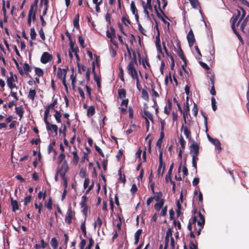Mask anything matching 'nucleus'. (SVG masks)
<instances>
[{
	"mask_svg": "<svg viewBox=\"0 0 249 249\" xmlns=\"http://www.w3.org/2000/svg\"><path fill=\"white\" fill-rule=\"evenodd\" d=\"M198 217L199 219H197L196 223L198 227V230L197 231V235H199L201 233V231L204 227V225L205 222V216L201 213L200 212H198Z\"/></svg>",
	"mask_w": 249,
	"mask_h": 249,
	"instance_id": "1",
	"label": "nucleus"
},
{
	"mask_svg": "<svg viewBox=\"0 0 249 249\" xmlns=\"http://www.w3.org/2000/svg\"><path fill=\"white\" fill-rule=\"evenodd\" d=\"M69 170V167L68 162L66 160H64L61 166L57 168V171L58 173H59L60 177H66V174Z\"/></svg>",
	"mask_w": 249,
	"mask_h": 249,
	"instance_id": "2",
	"label": "nucleus"
},
{
	"mask_svg": "<svg viewBox=\"0 0 249 249\" xmlns=\"http://www.w3.org/2000/svg\"><path fill=\"white\" fill-rule=\"evenodd\" d=\"M136 65L132 62H129L126 68L128 73L132 78H137L138 76L137 71L135 67Z\"/></svg>",
	"mask_w": 249,
	"mask_h": 249,
	"instance_id": "3",
	"label": "nucleus"
},
{
	"mask_svg": "<svg viewBox=\"0 0 249 249\" xmlns=\"http://www.w3.org/2000/svg\"><path fill=\"white\" fill-rule=\"evenodd\" d=\"M75 212L72 211L71 207H69L67 212V215L65 218V221L68 224L71 223V220L74 217Z\"/></svg>",
	"mask_w": 249,
	"mask_h": 249,
	"instance_id": "4",
	"label": "nucleus"
},
{
	"mask_svg": "<svg viewBox=\"0 0 249 249\" xmlns=\"http://www.w3.org/2000/svg\"><path fill=\"white\" fill-rule=\"evenodd\" d=\"M68 70L69 68L68 66H66L65 69H61L60 68H58L57 72V77L59 79H62V80H63V78H64L65 79Z\"/></svg>",
	"mask_w": 249,
	"mask_h": 249,
	"instance_id": "5",
	"label": "nucleus"
},
{
	"mask_svg": "<svg viewBox=\"0 0 249 249\" xmlns=\"http://www.w3.org/2000/svg\"><path fill=\"white\" fill-rule=\"evenodd\" d=\"M53 59V56L48 52H44L40 58V61L43 64H46Z\"/></svg>",
	"mask_w": 249,
	"mask_h": 249,
	"instance_id": "6",
	"label": "nucleus"
},
{
	"mask_svg": "<svg viewBox=\"0 0 249 249\" xmlns=\"http://www.w3.org/2000/svg\"><path fill=\"white\" fill-rule=\"evenodd\" d=\"M92 71L94 74V79L95 81L96 82L97 86L98 89L101 88V78L99 76H97L96 73L95 72V64L94 62H92Z\"/></svg>",
	"mask_w": 249,
	"mask_h": 249,
	"instance_id": "7",
	"label": "nucleus"
},
{
	"mask_svg": "<svg viewBox=\"0 0 249 249\" xmlns=\"http://www.w3.org/2000/svg\"><path fill=\"white\" fill-rule=\"evenodd\" d=\"M10 76L7 78V83L8 87L11 89H12L14 88H16V85L14 83V78L13 76V74L12 72H10Z\"/></svg>",
	"mask_w": 249,
	"mask_h": 249,
	"instance_id": "8",
	"label": "nucleus"
},
{
	"mask_svg": "<svg viewBox=\"0 0 249 249\" xmlns=\"http://www.w3.org/2000/svg\"><path fill=\"white\" fill-rule=\"evenodd\" d=\"M187 39L190 47L192 46L195 42V38L192 30H190L187 35Z\"/></svg>",
	"mask_w": 249,
	"mask_h": 249,
	"instance_id": "9",
	"label": "nucleus"
},
{
	"mask_svg": "<svg viewBox=\"0 0 249 249\" xmlns=\"http://www.w3.org/2000/svg\"><path fill=\"white\" fill-rule=\"evenodd\" d=\"M199 148L198 143L197 142H193V143L190 145V154H199Z\"/></svg>",
	"mask_w": 249,
	"mask_h": 249,
	"instance_id": "10",
	"label": "nucleus"
},
{
	"mask_svg": "<svg viewBox=\"0 0 249 249\" xmlns=\"http://www.w3.org/2000/svg\"><path fill=\"white\" fill-rule=\"evenodd\" d=\"M197 221V216L196 215H194L192 219L190 220L188 224H192V229H193V231H194L196 233H197V231L198 230V227L197 228L196 226V223Z\"/></svg>",
	"mask_w": 249,
	"mask_h": 249,
	"instance_id": "11",
	"label": "nucleus"
},
{
	"mask_svg": "<svg viewBox=\"0 0 249 249\" xmlns=\"http://www.w3.org/2000/svg\"><path fill=\"white\" fill-rule=\"evenodd\" d=\"M46 128L47 130L50 131L52 133H55V135L57 134L58 127L56 124H53L50 123L46 126Z\"/></svg>",
	"mask_w": 249,
	"mask_h": 249,
	"instance_id": "12",
	"label": "nucleus"
},
{
	"mask_svg": "<svg viewBox=\"0 0 249 249\" xmlns=\"http://www.w3.org/2000/svg\"><path fill=\"white\" fill-rule=\"evenodd\" d=\"M142 116L145 120H146V119L148 120L149 119L151 121L153 122L152 114L146 109H144L143 113L142 114Z\"/></svg>",
	"mask_w": 249,
	"mask_h": 249,
	"instance_id": "13",
	"label": "nucleus"
},
{
	"mask_svg": "<svg viewBox=\"0 0 249 249\" xmlns=\"http://www.w3.org/2000/svg\"><path fill=\"white\" fill-rule=\"evenodd\" d=\"M74 150L72 151V154L73 155L72 162L74 165H77L79 162V158L78 156L77 149L75 146H74Z\"/></svg>",
	"mask_w": 249,
	"mask_h": 249,
	"instance_id": "14",
	"label": "nucleus"
},
{
	"mask_svg": "<svg viewBox=\"0 0 249 249\" xmlns=\"http://www.w3.org/2000/svg\"><path fill=\"white\" fill-rule=\"evenodd\" d=\"M110 30L111 32L107 30V37L110 39L115 37V30L113 27H110Z\"/></svg>",
	"mask_w": 249,
	"mask_h": 249,
	"instance_id": "15",
	"label": "nucleus"
},
{
	"mask_svg": "<svg viewBox=\"0 0 249 249\" xmlns=\"http://www.w3.org/2000/svg\"><path fill=\"white\" fill-rule=\"evenodd\" d=\"M121 20L122 23L126 26H129L131 23L127 14L122 17Z\"/></svg>",
	"mask_w": 249,
	"mask_h": 249,
	"instance_id": "16",
	"label": "nucleus"
},
{
	"mask_svg": "<svg viewBox=\"0 0 249 249\" xmlns=\"http://www.w3.org/2000/svg\"><path fill=\"white\" fill-rule=\"evenodd\" d=\"M41 244H36L34 246L35 249H45L48 246V244L46 243L43 239L40 240Z\"/></svg>",
	"mask_w": 249,
	"mask_h": 249,
	"instance_id": "17",
	"label": "nucleus"
},
{
	"mask_svg": "<svg viewBox=\"0 0 249 249\" xmlns=\"http://www.w3.org/2000/svg\"><path fill=\"white\" fill-rule=\"evenodd\" d=\"M157 202L154 205V208L157 212H159L163 206L164 200L163 199H161L160 201Z\"/></svg>",
	"mask_w": 249,
	"mask_h": 249,
	"instance_id": "18",
	"label": "nucleus"
},
{
	"mask_svg": "<svg viewBox=\"0 0 249 249\" xmlns=\"http://www.w3.org/2000/svg\"><path fill=\"white\" fill-rule=\"evenodd\" d=\"M70 50L71 52H73L74 53H78L79 49L77 46H75V42L71 41L70 42Z\"/></svg>",
	"mask_w": 249,
	"mask_h": 249,
	"instance_id": "19",
	"label": "nucleus"
},
{
	"mask_svg": "<svg viewBox=\"0 0 249 249\" xmlns=\"http://www.w3.org/2000/svg\"><path fill=\"white\" fill-rule=\"evenodd\" d=\"M10 198L11 200L12 210L13 212H16V211L19 209L18 201L16 200H14L12 197H10Z\"/></svg>",
	"mask_w": 249,
	"mask_h": 249,
	"instance_id": "20",
	"label": "nucleus"
},
{
	"mask_svg": "<svg viewBox=\"0 0 249 249\" xmlns=\"http://www.w3.org/2000/svg\"><path fill=\"white\" fill-rule=\"evenodd\" d=\"M154 8H155V12H156V15L157 16V17L161 19V20H162V21L165 23V24H167V26L168 27L170 25V23L169 22H167L165 19L161 15V14L158 12V9H157V5H155L154 6Z\"/></svg>",
	"mask_w": 249,
	"mask_h": 249,
	"instance_id": "21",
	"label": "nucleus"
},
{
	"mask_svg": "<svg viewBox=\"0 0 249 249\" xmlns=\"http://www.w3.org/2000/svg\"><path fill=\"white\" fill-rule=\"evenodd\" d=\"M142 231V229H139L135 233L134 244L137 245L139 242L140 237Z\"/></svg>",
	"mask_w": 249,
	"mask_h": 249,
	"instance_id": "22",
	"label": "nucleus"
},
{
	"mask_svg": "<svg viewBox=\"0 0 249 249\" xmlns=\"http://www.w3.org/2000/svg\"><path fill=\"white\" fill-rule=\"evenodd\" d=\"M95 113V107L93 106H90L87 110V116L88 117H92Z\"/></svg>",
	"mask_w": 249,
	"mask_h": 249,
	"instance_id": "23",
	"label": "nucleus"
},
{
	"mask_svg": "<svg viewBox=\"0 0 249 249\" xmlns=\"http://www.w3.org/2000/svg\"><path fill=\"white\" fill-rule=\"evenodd\" d=\"M15 110L17 114H18L20 118H22L23 117V113L24 112L22 107L21 106L18 107H16Z\"/></svg>",
	"mask_w": 249,
	"mask_h": 249,
	"instance_id": "24",
	"label": "nucleus"
},
{
	"mask_svg": "<svg viewBox=\"0 0 249 249\" xmlns=\"http://www.w3.org/2000/svg\"><path fill=\"white\" fill-rule=\"evenodd\" d=\"M183 129V132L184 135H185L187 139H189L190 138V135H191V132L188 129L187 126H184V124H182L181 127V130Z\"/></svg>",
	"mask_w": 249,
	"mask_h": 249,
	"instance_id": "25",
	"label": "nucleus"
},
{
	"mask_svg": "<svg viewBox=\"0 0 249 249\" xmlns=\"http://www.w3.org/2000/svg\"><path fill=\"white\" fill-rule=\"evenodd\" d=\"M240 16V12L239 11H237V14L236 15H233L231 18V27H233V25H235L236 21L238 19L239 17Z\"/></svg>",
	"mask_w": 249,
	"mask_h": 249,
	"instance_id": "26",
	"label": "nucleus"
},
{
	"mask_svg": "<svg viewBox=\"0 0 249 249\" xmlns=\"http://www.w3.org/2000/svg\"><path fill=\"white\" fill-rule=\"evenodd\" d=\"M35 6L34 5H31L30 6V8L29 11L28 16H32V18L33 20H34L36 19V10L34 11V9Z\"/></svg>",
	"mask_w": 249,
	"mask_h": 249,
	"instance_id": "27",
	"label": "nucleus"
},
{
	"mask_svg": "<svg viewBox=\"0 0 249 249\" xmlns=\"http://www.w3.org/2000/svg\"><path fill=\"white\" fill-rule=\"evenodd\" d=\"M55 114H54V117L56 120V121L57 123H61V113L57 110H54Z\"/></svg>",
	"mask_w": 249,
	"mask_h": 249,
	"instance_id": "28",
	"label": "nucleus"
},
{
	"mask_svg": "<svg viewBox=\"0 0 249 249\" xmlns=\"http://www.w3.org/2000/svg\"><path fill=\"white\" fill-rule=\"evenodd\" d=\"M36 95V91L35 89H30L28 95V98L30 99H31L32 101H33L35 100V98Z\"/></svg>",
	"mask_w": 249,
	"mask_h": 249,
	"instance_id": "29",
	"label": "nucleus"
},
{
	"mask_svg": "<svg viewBox=\"0 0 249 249\" xmlns=\"http://www.w3.org/2000/svg\"><path fill=\"white\" fill-rule=\"evenodd\" d=\"M193 8L198 9L200 8L198 0H189Z\"/></svg>",
	"mask_w": 249,
	"mask_h": 249,
	"instance_id": "30",
	"label": "nucleus"
},
{
	"mask_svg": "<svg viewBox=\"0 0 249 249\" xmlns=\"http://www.w3.org/2000/svg\"><path fill=\"white\" fill-rule=\"evenodd\" d=\"M213 144L215 145V146L217 148V149L219 151L221 150V147L220 142L217 139H214L213 141L211 142Z\"/></svg>",
	"mask_w": 249,
	"mask_h": 249,
	"instance_id": "31",
	"label": "nucleus"
},
{
	"mask_svg": "<svg viewBox=\"0 0 249 249\" xmlns=\"http://www.w3.org/2000/svg\"><path fill=\"white\" fill-rule=\"evenodd\" d=\"M50 244L53 249H57L58 243L56 238L55 237L52 238L50 242Z\"/></svg>",
	"mask_w": 249,
	"mask_h": 249,
	"instance_id": "32",
	"label": "nucleus"
},
{
	"mask_svg": "<svg viewBox=\"0 0 249 249\" xmlns=\"http://www.w3.org/2000/svg\"><path fill=\"white\" fill-rule=\"evenodd\" d=\"M142 98L145 101H149V95L148 92L145 89H142Z\"/></svg>",
	"mask_w": 249,
	"mask_h": 249,
	"instance_id": "33",
	"label": "nucleus"
},
{
	"mask_svg": "<svg viewBox=\"0 0 249 249\" xmlns=\"http://www.w3.org/2000/svg\"><path fill=\"white\" fill-rule=\"evenodd\" d=\"M79 17H80L79 14L78 13H77L76 15V16L73 20V26L76 28L79 27Z\"/></svg>",
	"mask_w": 249,
	"mask_h": 249,
	"instance_id": "34",
	"label": "nucleus"
},
{
	"mask_svg": "<svg viewBox=\"0 0 249 249\" xmlns=\"http://www.w3.org/2000/svg\"><path fill=\"white\" fill-rule=\"evenodd\" d=\"M118 96L120 98H124L126 97V90L124 89H121L118 90Z\"/></svg>",
	"mask_w": 249,
	"mask_h": 249,
	"instance_id": "35",
	"label": "nucleus"
},
{
	"mask_svg": "<svg viewBox=\"0 0 249 249\" xmlns=\"http://www.w3.org/2000/svg\"><path fill=\"white\" fill-rule=\"evenodd\" d=\"M155 195L153 196V197L156 201H160L161 199H162V193L161 192H159L156 193H155Z\"/></svg>",
	"mask_w": 249,
	"mask_h": 249,
	"instance_id": "36",
	"label": "nucleus"
},
{
	"mask_svg": "<svg viewBox=\"0 0 249 249\" xmlns=\"http://www.w3.org/2000/svg\"><path fill=\"white\" fill-rule=\"evenodd\" d=\"M130 9L133 14L138 13L137 9L135 6V4L134 1H131L130 3Z\"/></svg>",
	"mask_w": 249,
	"mask_h": 249,
	"instance_id": "37",
	"label": "nucleus"
},
{
	"mask_svg": "<svg viewBox=\"0 0 249 249\" xmlns=\"http://www.w3.org/2000/svg\"><path fill=\"white\" fill-rule=\"evenodd\" d=\"M35 71L36 74V75H37V76H38V77L43 76V75L44 74V72H43V70L41 68L36 67V68H35Z\"/></svg>",
	"mask_w": 249,
	"mask_h": 249,
	"instance_id": "38",
	"label": "nucleus"
},
{
	"mask_svg": "<svg viewBox=\"0 0 249 249\" xmlns=\"http://www.w3.org/2000/svg\"><path fill=\"white\" fill-rule=\"evenodd\" d=\"M102 220L100 218V216H98L97 218L96 221H95V222L94 223V228H95L96 226H98V230H99L102 225Z\"/></svg>",
	"mask_w": 249,
	"mask_h": 249,
	"instance_id": "39",
	"label": "nucleus"
},
{
	"mask_svg": "<svg viewBox=\"0 0 249 249\" xmlns=\"http://www.w3.org/2000/svg\"><path fill=\"white\" fill-rule=\"evenodd\" d=\"M23 69L25 73L27 75L28 74V72L31 71V68L29 65V64L27 63H25L23 65Z\"/></svg>",
	"mask_w": 249,
	"mask_h": 249,
	"instance_id": "40",
	"label": "nucleus"
},
{
	"mask_svg": "<svg viewBox=\"0 0 249 249\" xmlns=\"http://www.w3.org/2000/svg\"><path fill=\"white\" fill-rule=\"evenodd\" d=\"M146 4L144 2V1H142V7H143V5L146 6V7H147V8H148L150 10H152V6L151 4V0H146Z\"/></svg>",
	"mask_w": 249,
	"mask_h": 249,
	"instance_id": "41",
	"label": "nucleus"
},
{
	"mask_svg": "<svg viewBox=\"0 0 249 249\" xmlns=\"http://www.w3.org/2000/svg\"><path fill=\"white\" fill-rule=\"evenodd\" d=\"M78 67V72L80 73H81L82 72L86 71V68L83 65H81L79 63L77 64Z\"/></svg>",
	"mask_w": 249,
	"mask_h": 249,
	"instance_id": "42",
	"label": "nucleus"
},
{
	"mask_svg": "<svg viewBox=\"0 0 249 249\" xmlns=\"http://www.w3.org/2000/svg\"><path fill=\"white\" fill-rule=\"evenodd\" d=\"M163 166V169H162V171L161 172V176H162L164 172V170H165V165H164V164H161L160 165V163H159V167H158V174L159 175V176H160V170H161V168Z\"/></svg>",
	"mask_w": 249,
	"mask_h": 249,
	"instance_id": "43",
	"label": "nucleus"
},
{
	"mask_svg": "<svg viewBox=\"0 0 249 249\" xmlns=\"http://www.w3.org/2000/svg\"><path fill=\"white\" fill-rule=\"evenodd\" d=\"M192 224H190L188 225V229L190 231V236L192 238H195V236L194 234V233L196 232L194 231H193V229H192Z\"/></svg>",
	"mask_w": 249,
	"mask_h": 249,
	"instance_id": "44",
	"label": "nucleus"
},
{
	"mask_svg": "<svg viewBox=\"0 0 249 249\" xmlns=\"http://www.w3.org/2000/svg\"><path fill=\"white\" fill-rule=\"evenodd\" d=\"M177 217H179L181 214V203H180L179 201H177Z\"/></svg>",
	"mask_w": 249,
	"mask_h": 249,
	"instance_id": "45",
	"label": "nucleus"
},
{
	"mask_svg": "<svg viewBox=\"0 0 249 249\" xmlns=\"http://www.w3.org/2000/svg\"><path fill=\"white\" fill-rule=\"evenodd\" d=\"M119 69L120 72H119L118 76L120 77L121 81H122L123 82H124V70H123V68L121 67H119Z\"/></svg>",
	"mask_w": 249,
	"mask_h": 249,
	"instance_id": "46",
	"label": "nucleus"
},
{
	"mask_svg": "<svg viewBox=\"0 0 249 249\" xmlns=\"http://www.w3.org/2000/svg\"><path fill=\"white\" fill-rule=\"evenodd\" d=\"M30 36L32 40L36 39V34L34 27L30 29Z\"/></svg>",
	"mask_w": 249,
	"mask_h": 249,
	"instance_id": "47",
	"label": "nucleus"
},
{
	"mask_svg": "<svg viewBox=\"0 0 249 249\" xmlns=\"http://www.w3.org/2000/svg\"><path fill=\"white\" fill-rule=\"evenodd\" d=\"M109 53H110V54L112 57H115V56L117 54V52H116V50L114 49H113V48L112 47V46L111 45H110V47H109Z\"/></svg>",
	"mask_w": 249,
	"mask_h": 249,
	"instance_id": "48",
	"label": "nucleus"
},
{
	"mask_svg": "<svg viewBox=\"0 0 249 249\" xmlns=\"http://www.w3.org/2000/svg\"><path fill=\"white\" fill-rule=\"evenodd\" d=\"M179 142H180V144L181 145V147H180V148H181V149H184L186 142L185 141L183 137L181 135L180 136V138H179Z\"/></svg>",
	"mask_w": 249,
	"mask_h": 249,
	"instance_id": "49",
	"label": "nucleus"
},
{
	"mask_svg": "<svg viewBox=\"0 0 249 249\" xmlns=\"http://www.w3.org/2000/svg\"><path fill=\"white\" fill-rule=\"evenodd\" d=\"M171 236H172V230H171V229L169 228L166 233L165 242H167V243L168 242L169 237Z\"/></svg>",
	"mask_w": 249,
	"mask_h": 249,
	"instance_id": "50",
	"label": "nucleus"
},
{
	"mask_svg": "<svg viewBox=\"0 0 249 249\" xmlns=\"http://www.w3.org/2000/svg\"><path fill=\"white\" fill-rule=\"evenodd\" d=\"M192 111L195 116H196L198 113L197 106L196 103H194V106L192 108Z\"/></svg>",
	"mask_w": 249,
	"mask_h": 249,
	"instance_id": "51",
	"label": "nucleus"
},
{
	"mask_svg": "<svg viewBox=\"0 0 249 249\" xmlns=\"http://www.w3.org/2000/svg\"><path fill=\"white\" fill-rule=\"evenodd\" d=\"M65 157H66V156L64 153H61L58 157V163H60L62 161L63 162V161L64 160V159L65 158Z\"/></svg>",
	"mask_w": 249,
	"mask_h": 249,
	"instance_id": "52",
	"label": "nucleus"
},
{
	"mask_svg": "<svg viewBox=\"0 0 249 249\" xmlns=\"http://www.w3.org/2000/svg\"><path fill=\"white\" fill-rule=\"evenodd\" d=\"M248 18H249V16L247 17L244 19V21H243V22L242 23V24H241V25L240 26V29L242 31L244 30V28L245 27V26L247 24V23H248Z\"/></svg>",
	"mask_w": 249,
	"mask_h": 249,
	"instance_id": "53",
	"label": "nucleus"
},
{
	"mask_svg": "<svg viewBox=\"0 0 249 249\" xmlns=\"http://www.w3.org/2000/svg\"><path fill=\"white\" fill-rule=\"evenodd\" d=\"M35 207L36 209H38V212L39 214L41 213V212L42 209V203H40L39 205L37 204V203H35Z\"/></svg>",
	"mask_w": 249,
	"mask_h": 249,
	"instance_id": "54",
	"label": "nucleus"
},
{
	"mask_svg": "<svg viewBox=\"0 0 249 249\" xmlns=\"http://www.w3.org/2000/svg\"><path fill=\"white\" fill-rule=\"evenodd\" d=\"M79 175L81 178H86V176H87L86 170L83 168L81 169Z\"/></svg>",
	"mask_w": 249,
	"mask_h": 249,
	"instance_id": "55",
	"label": "nucleus"
},
{
	"mask_svg": "<svg viewBox=\"0 0 249 249\" xmlns=\"http://www.w3.org/2000/svg\"><path fill=\"white\" fill-rule=\"evenodd\" d=\"M37 136H38V139H32L31 141V143L32 144H38L39 142H41V140L39 138V135H37Z\"/></svg>",
	"mask_w": 249,
	"mask_h": 249,
	"instance_id": "56",
	"label": "nucleus"
},
{
	"mask_svg": "<svg viewBox=\"0 0 249 249\" xmlns=\"http://www.w3.org/2000/svg\"><path fill=\"white\" fill-rule=\"evenodd\" d=\"M178 54L180 57L184 56L183 51L181 49L179 42L178 43Z\"/></svg>",
	"mask_w": 249,
	"mask_h": 249,
	"instance_id": "57",
	"label": "nucleus"
},
{
	"mask_svg": "<svg viewBox=\"0 0 249 249\" xmlns=\"http://www.w3.org/2000/svg\"><path fill=\"white\" fill-rule=\"evenodd\" d=\"M32 199V196H28L24 198V205L26 206L28 203L30 202Z\"/></svg>",
	"mask_w": 249,
	"mask_h": 249,
	"instance_id": "58",
	"label": "nucleus"
},
{
	"mask_svg": "<svg viewBox=\"0 0 249 249\" xmlns=\"http://www.w3.org/2000/svg\"><path fill=\"white\" fill-rule=\"evenodd\" d=\"M78 41L82 48H84L85 47V45H84V39L82 36H79Z\"/></svg>",
	"mask_w": 249,
	"mask_h": 249,
	"instance_id": "59",
	"label": "nucleus"
},
{
	"mask_svg": "<svg viewBox=\"0 0 249 249\" xmlns=\"http://www.w3.org/2000/svg\"><path fill=\"white\" fill-rule=\"evenodd\" d=\"M138 29L139 31L143 35H146V31L143 28L142 25L140 24V23H138Z\"/></svg>",
	"mask_w": 249,
	"mask_h": 249,
	"instance_id": "60",
	"label": "nucleus"
},
{
	"mask_svg": "<svg viewBox=\"0 0 249 249\" xmlns=\"http://www.w3.org/2000/svg\"><path fill=\"white\" fill-rule=\"evenodd\" d=\"M167 206L166 205L162 209V210L160 213V215L161 216H165L167 214Z\"/></svg>",
	"mask_w": 249,
	"mask_h": 249,
	"instance_id": "61",
	"label": "nucleus"
},
{
	"mask_svg": "<svg viewBox=\"0 0 249 249\" xmlns=\"http://www.w3.org/2000/svg\"><path fill=\"white\" fill-rule=\"evenodd\" d=\"M61 178L63 181V186L64 187V189H66V190H67L68 187V179L66 177Z\"/></svg>",
	"mask_w": 249,
	"mask_h": 249,
	"instance_id": "62",
	"label": "nucleus"
},
{
	"mask_svg": "<svg viewBox=\"0 0 249 249\" xmlns=\"http://www.w3.org/2000/svg\"><path fill=\"white\" fill-rule=\"evenodd\" d=\"M94 147H95V150L98 152V153L100 154V155L101 156H102V157H105L104 154L102 152L101 149L99 146L96 145V144L95 145Z\"/></svg>",
	"mask_w": 249,
	"mask_h": 249,
	"instance_id": "63",
	"label": "nucleus"
},
{
	"mask_svg": "<svg viewBox=\"0 0 249 249\" xmlns=\"http://www.w3.org/2000/svg\"><path fill=\"white\" fill-rule=\"evenodd\" d=\"M172 172L171 171H168V173L166 175L165 177V181L166 182H168L169 180H171V175H172Z\"/></svg>",
	"mask_w": 249,
	"mask_h": 249,
	"instance_id": "64",
	"label": "nucleus"
}]
</instances>
